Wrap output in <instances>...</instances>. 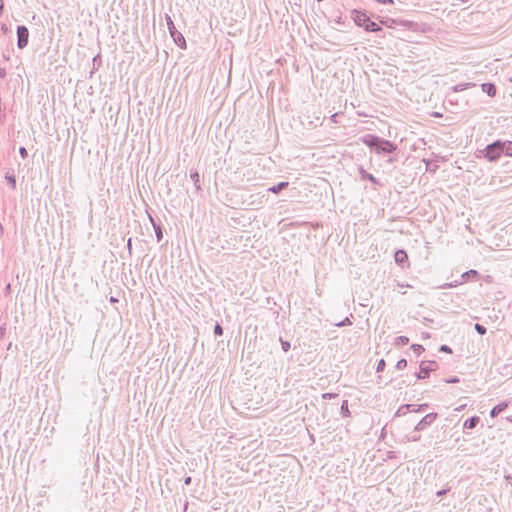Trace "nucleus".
Instances as JSON below:
<instances>
[{
	"label": "nucleus",
	"instance_id": "2eb2a0df",
	"mask_svg": "<svg viewBox=\"0 0 512 512\" xmlns=\"http://www.w3.org/2000/svg\"><path fill=\"white\" fill-rule=\"evenodd\" d=\"M476 84L475 83H472V82H468V83H459V84H456L454 85L451 89L454 93H457V92H461V91H464L470 87H475Z\"/></svg>",
	"mask_w": 512,
	"mask_h": 512
},
{
	"label": "nucleus",
	"instance_id": "f3484780",
	"mask_svg": "<svg viewBox=\"0 0 512 512\" xmlns=\"http://www.w3.org/2000/svg\"><path fill=\"white\" fill-rule=\"evenodd\" d=\"M414 407L413 404H404V405H401L398 410L396 411L395 413V416L397 417H400V416H404L406 415L407 413L411 412V408Z\"/></svg>",
	"mask_w": 512,
	"mask_h": 512
},
{
	"label": "nucleus",
	"instance_id": "49530a36",
	"mask_svg": "<svg viewBox=\"0 0 512 512\" xmlns=\"http://www.w3.org/2000/svg\"><path fill=\"white\" fill-rule=\"evenodd\" d=\"M109 301H110L111 303H117V302H118V299H117L116 297H114V296H111V297H110V299H109Z\"/></svg>",
	"mask_w": 512,
	"mask_h": 512
},
{
	"label": "nucleus",
	"instance_id": "f03ea898",
	"mask_svg": "<svg viewBox=\"0 0 512 512\" xmlns=\"http://www.w3.org/2000/svg\"><path fill=\"white\" fill-rule=\"evenodd\" d=\"M351 18L355 25L362 27L366 32H381L383 30L380 25L370 19L366 11L353 9L351 11Z\"/></svg>",
	"mask_w": 512,
	"mask_h": 512
},
{
	"label": "nucleus",
	"instance_id": "2f4dec72",
	"mask_svg": "<svg viewBox=\"0 0 512 512\" xmlns=\"http://www.w3.org/2000/svg\"><path fill=\"white\" fill-rule=\"evenodd\" d=\"M461 282H458V281H455V282H450V283H445L443 285L440 286L441 289H447V288H452V287H456L458 284H460Z\"/></svg>",
	"mask_w": 512,
	"mask_h": 512
},
{
	"label": "nucleus",
	"instance_id": "603ef678",
	"mask_svg": "<svg viewBox=\"0 0 512 512\" xmlns=\"http://www.w3.org/2000/svg\"><path fill=\"white\" fill-rule=\"evenodd\" d=\"M510 484H512V481H510Z\"/></svg>",
	"mask_w": 512,
	"mask_h": 512
},
{
	"label": "nucleus",
	"instance_id": "4c0bfd02",
	"mask_svg": "<svg viewBox=\"0 0 512 512\" xmlns=\"http://www.w3.org/2000/svg\"><path fill=\"white\" fill-rule=\"evenodd\" d=\"M445 381H446V383H458L459 382V378L458 377H452V378L446 379Z\"/></svg>",
	"mask_w": 512,
	"mask_h": 512
},
{
	"label": "nucleus",
	"instance_id": "a211bd4d",
	"mask_svg": "<svg viewBox=\"0 0 512 512\" xmlns=\"http://www.w3.org/2000/svg\"><path fill=\"white\" fill-rule=\"evenodd\" d=\"M149 217H150V220L152 222V225H153V228H154V231H155V235H156L157 241L159 242L163 238L162 227H161L160 224L155 223V221L153 220V218L151 216H149Z\"/></svg>",
	"mask_w": 512,
	"mask_h": 512
},
{
	"label": "nucleus",
	"instance_id": "20e7f679",
	"mask_svg": "<svg viewBox=\"0 0 512 512\" xmlns=\"http://www.w3.org/2000/svg\"><path fill=\"white\" fill-rule=\"evenodd\" d=\"M165 20H166L169 34L172 37L175 44L182 49L186 48V40H185L184 36L182 35V33L176 29L174 22H173L172 18L170 17V15L166 14Z\"/></svg>",
	"mask_w": 512,
	"mask_h": 512
},
{
	"label": "nucleus",
	"instance_id": "0eeeda50",
	"mask_svg": "<svg viewBox=\"0 0 512 512\" xmlns=\"http://www.w3.org/2000/svg\"><path fill=\"white\" fill-rule=\"evenodd\" d=\"M438 414L437 413H429L426 414L414 427L415 432H419L424 430L427 426L431 425L436 419Z\"/></svg>",
	"mask_w": 512,
	"mask_h": 512
},
{
	"label": "nucleus",
	"instance_id": "3c124183",
	"mask_svg": "<svg viewBox=\"0 0 512 512\" xmlns=\"http://www.w3.org/2000/svg\"><path fill=\"white\" fill-rule=\"evenodd\" d=\"M462 3H467L469 2L470 0H460Z\"/></svg>",
	"mask_w": 512,
	"mask_h": 512
},
{
	"label": "nucleus",
	"instance_id": "37998d69",
	"mask_svg": "<svg viewBox=\"0 0 512 512\" xmlns=\"http://www.w3.org/2000/svg\"><path fill=\"white\" fill-rule=\"evenodd\" d=\"M3 11H4V1L3 0H0V17L2 16L3 14Z\"/></svg>",
	"mask_w": 512,
	"mask_h": 512
},
{
	"label": "nucleus",
	"instance_id": "ea45409f",
	"mask_svg": "<svg viewBox=\"0 0 512 512\" xmlns=\"http://www.w3.org/2000/svg\"><path fill=\"white\" fill-rule=\"evenodd\" d=\"M6 77V69L0 67V78L4 79Z\"/></svg>",
	"mask_w": 512,
	"mask_h": 512
},
{
	"label": "nucleus",
	"instance_id": "72a5a7b5",
	"mask_svg": "<svg viewBox=\"0 0 512 512\" xmlns=\"http://www.w3.org/2000/svg\"><path fill=\"white\" fill-rule=\"evenodd\" d=\"M439 351L444 353H452V349L446 344L441 345L439 347Z\"/></svg>",
	"mask_w": 512,
	"mask_h": 512
},
{
	"label": "nucleus",
	"instance_id": "f704fd0d",
	"mask_svg": "<svg viewBox=\"0 0 512 512\" xmlns=\"http://www.w3.org/2000/svg\"><path fill=\"white\" fill-rule=\"evenodd\" d=\"M19 154L21 155V157L23 159L27 158V156H28V152H27L25 147H20L19 148Z\"/></svg>",
	"mask_w": 512,
	"mask_h": 512
},
{
	"label": "nucleus",
	"instance_id": "864d4df0",
	"mask_svg": "<svg viewBox=\"0 0 512 512\" xmlns=\"http://www.w3.org/2000/svg\"><path fill=\"white\" fill-rule=\"evenodd\" d=\"M510 484H512V481H510Z\"/></svg>",
	"mask_w": 512,
	"mask_h": 512
},
{
	"label": "nucleus",
	"instance_id": "7c9ffc66",
	"mask_svg": "<svg viewBox=\"0 0 512 512\" xmlns=\"http://www.w3.org/2000/svg\"><path fill=\"white\" fill-rule=\"evenodd\" d=\"M214 334L216 336H221L223 334V328L219 323H216L214 326Z\"/></svg>",
	"mask_w": 512,
	"mask_h": 512
},
{
	"label": "nucleus",
	"instance_id": "a19ab883",
	"mask_svg": "<svg viewBox=\"0 0 512 512\" xmlns=\"http://www.w3.org/2000/svg\"><path fill=\"white\" fill-rule=\"evenodd\" d=\"M191 482H192V478L190 476H188L184 479V485H186V486L190 485Z\"/></svg>",
	"mask_w": 512,
	"mask_h": 512
},
{
	"label": "nucleus",
	"instance_id": "79ce46f5",
	"mask_svg": "<svg viewBox=\"0 0 512 512\" xmlns=\"http://www.w3.org/2000/svg\"><path fill=\"white\" fill-rule=\"evenodd\" d=\"M376 1L379 3H382V4H392L393 3V0H376Z\"/></svg>",
	"mask_w": 512,
	"mask_h": 512
},
{
	"label": "nucleus",
	"instance_id": "c9c22d12",
	"mask_svg": "<svg viewBox=\"0 0 512 512\" xmlns=\"http://www.w3.org/2000/svg\"><path fill=\"white\" fill-rule=\"evenodd\" d=\"M337 396H338V394H336V393H324V394H322V398L323 399H332V398H335Z\"/></svg>",
	"mask_w": 512,
	"mask_h": 512
},
{
	"label": "nucleus",
	"instance_id": "9d476101",
	"mask_svg": "<svg viewBox=\"0 0 512 512\" xmlns=\"http://www.w3.org/2000/svg\"><path fill=\"white\" fill-rule=\"evenodd\" d=\"M508 407V403L507 402H501L499 404H497L496 406H494L491 411H490V416L492 418L498 416L502 411H504L506 408Z\"/></svg>",
	"mask_w": 512,
	"mask_h": 512
},
{
	"label": "nucleus",
	"instance_id": "1a4fd4ad",
	"mask_svg": "<svg viewBox=\"0 0 512 512\" xmlns=\"http://www.w3.org/2000/svg\"><path fill=\"white\" fill-rule=\"evenodd\" d=\"M395 262L401 266L404 265L408 261V255L405 250L399 249L395 252L394 255Z\"/></svg>",
	"mask_w": 512,
	"mask_h": 512
},
{
	"label": "nucleus",
	"instance_id": "bb28decb",
	"mask_svg": "<svg viewBox=\"0 0 512 512\" xmlns=\"http://www.w3.org/2000/svg\"><path fill=\"white\" fill-rule=\"evenodd\" d=\"M474 328L479 335L486 334L487 329L483 325L476 323Z\"/></svg>",
	"mask_w": 512,
	"mask_h": 512
},
{
	"label": "nucleus",
	"instance_id": "c756f323",
	"mask_svg": "<svg viewBox=\"0 0 512 512\" xmlns=\"http://www.w3.org/2000/svg\"><path fill=\"white\" fill-rule=\"evenodd\" d=\"M385 366H386V362L384 359H380L377 363V367H376V371L377 372H382L384 371L385 369Z\"/></svg>",
	"mask_w": 512,
	"mask_h": 512
},
{
	"label": "nucleus",
	"instance_id": "58836bf2",
	"mask_svg": "<svg viewBox=\"0 0 512 512\" xmlns=\"http://www.w3.org/2000/svg\"><path fill=\"white\" fill-rule=\"evenodd\" d=\"M449 491V489H442V490H439L436 495L437 497H442L444 496L447 492Z\"/></svg>",
	"mask_w": 512,
	"mask_h": 512
},
{
	"label": "nucleus",
	"instance_id": "c85d7f7f",
	"mask_svg": "<svg viewBox=\"0 0 512 512\" xmlns=\"http://www.w3.org/2000/svg\"><path fill=\"white\" fill-rule=\"evenodd\" d=\"M335 325L337 327H344V326L352 325V322H351V320L348 317H346L342 321L336 323Z\"/></svg>",
	"mask_w": 512,
	"mask_h": 512
},
{
	"label": "nucleus",
	"instance_id": "423d86ee",
	"mask_svg": "<svg viewBox=\"0 0 512 512\" xmlns=\"http://www.w3.org/2000/svg\"><path fill=\"white\" fill-rule=\"evenodd\" d=\"M29 41V30L24 25L17 26V47L23 49Z\"/></svg>",
	"mask_w": 512,
	"mask_h": 512
},
{
	"label": "nucleus",
	"instance_id": "5701e85b",
	"mask_svg": "<svg viewBox=\"0 0 512 512\" xmlns=\"http://www.w3.org/2000/svg\"><path fill=\"white\" fill-rule=\"evenodd\" d=\"M408 343H409V338L407 336H398L394 340V345L397 347L407 345Z\"/></svg>",
	"mask_w": 512,
	"mask_h": 512
},
{
	"label": "nucleus",
	"instance_id": "6e6552de",
	"mask_svg": "<svg viewBox=\"0 0 512 512\" xmlns=\"http://www.w3.org/2000/svg\"><path fill=\"white\" fill-rule=\"evenodd\" d=\"M380 22H381V24L387 26L388 28H393L395 25H401L403 27H410L412 24V22H410L408 20H397V19H392V18L382 19Z\"/></svg>",
	"mask_w": 512,
	"mask_h": 512
},
{
	"label": "nucleus",
	"instance_id": "4468645a",
	"mask_svg": "<svg viewBox=\"0 0 512 512\" xmlns=\"http://www.w3.org/2000/svg\"><path fill=\"white\" fill-rule=\"evenodd\" d=\"M503 155L512 156V141H501V150Z\"/></svg>",
	"mask_w": 512,
	"mask_h": 512
},
{
	"label": "nucleus",
	"instance_id": "393cba45",
	"mask_svg": "<svg viewBox=\"0 0 512 512\" xmlns=\"http://www.w3.org/2000/svg\"><path fill=\"white\" fill-rule=\"evenodd\" d=\"M410 348L417 356H420L421 353L424 352L425 350L424 347L420 344H412Z\"/></svg>",
	"mask_w": 512,
	"mask_h": 512
},
{
	"label": "nucleus",
	"instance_id": "8fccbe9b",
	"mask_svg": "<svg viewBox=\"0 0 512 512\" xmlns=\"http://www.w3.org/2000/svg\"><path fill=\"white\" fill-rule=\"evenodd\" d=\"M336 116H337V114H333V115H332V119H333V120H336Z\"/></svg>",
	"mask_w": 512,
	"mask_h": 512
},
{
	"label": "nucleus",
	"instance_id": "a18cd8bd",
	"mask_svg": "<svg viewBox=\"0 0 512 512\" xmlns=\"http://www.w3.org/2000/svg\"><path fill=\"white\" fill-rule=\"evenodd\" d=\"M131 242H132V240H131V238H129L127 241V248L129 250V252H131Z\"/></svg>",
	"mask_w": 512,
	"mask_h": 512
},
{
	"label": "nucleus",
	"instance_id": "39448f33",
	"mask_svg": "<svg viewBox=\"0 0 512 512\" xmlns=\"http://www.w3.org/2000/svg\"><path fill=\"white\" fill-rule=\"evenodd\" d=\"M438 365L435 361H422L420 364V371L415 373L417 380L426 379L432 371L437 369Z\"/></svg>",
	"mask_w": 512,
	"mask_h": 512
},
{
	"label": "nucleus",
	"instance_id": "c03bdc74",
	"mask_svg": "<svg viewBox=\"0 0 512 512\" xmlns=\"http://www.w3.org/2000/svg\"><path fill=\"white\" fill-rule=\"evenodd\" d=\"M1 31L3 32V34H6L8 32V27L6 26V24L1 25Z\"/></svg>",
	"mask_w": 512,
	"mask_h": 512
},
{
	"label": "nucleus",
	"instance_id": "9b49d317",
	"mask_svg": "<svg viewBox=\"0 0 512 512\" xmlns=\"http://www.w3.org/2000/svg\"><path fill=\"white\" fill-rule=\"evenodd\" d=\"M481 88L482 91L490 97H494L496 95V86L493 83H483Z\"/></svg>",
	"mask_w": 512,
	"mask_h": 512
},
{
	"label": "nucleus",
	"instance_id": "f257e3e1",
	"mask_svg": "<svg viewBox=\"0 0 512 512\" xmlns=\"http://www.w3.org/2000/svg\"><path fill=\"white\" fill-rule=\"evenodd\" d=\"M361 141L378 155L392 154L398 148V146L390 140L381 138L374 134H366L362 136Z\"/></svg>",
	"mask_w": 512,
	"mask_h": 512
},
{
	"label": "nucleus",
	"instance_id": "dca6fc26",
	"mask_svg": "<svg viewBox=\"0 0 512 512\" xmlns=\"http://www.w3.org/2000/svg\"><path fill=\"white\" fill-rule=\"evenodd\" d=\"M288 182H279L277 185H273L267 189L268 192H272L274 194L279 193L283 189H286L288 187Z\"/></svg>",
	"mask_w": 512,
	"mask_h": 512
},
{
	"label": "nucleus",
	"instance_id": "f8f14e48",
	"mask_svg": "<svg viewBox=\"0 0 512 512\" xmlns=\"http://www.w3.org/2000/svg\"><path fill=\"white\" fill-rule=\"evenodd\" d=\"M359 174L361 180H368L376 185L379 184V181L372 174L365 171L362 167L359 169Z\"/></svg>",
	"mask_w": 512,
	"mask_h": 512
},
{
	"label": "nucleus",
	"instance_id": "de8ad7c7",
	"mask_svg": "<svg viewBox=\"0 0 512 512\" xmlns=\"http://www.w3.org/2000/svg\"><path fill=\"white\" fill-rule=\"evenodd\" d=\"M4 59L9 60V55H3Z\"/></svg>",
	"mask_w": 512,
	"mask_h": 512
},
{
	"label": "nucleus",
	"instance_id": "cd10ccee",
	"mask_svg": "<svg viewBox=\"0 0 512 512\" xmlns=\"http://www.w3.org/2000/svg\"><path fill=\"white\" fill-rule=\"evenodd\" d=\"M406 367H407V360L406 359L402 358V359L397 361L396 369L402 370V369H404Z\"/></svg>",
	"mask_w": 512,
	"mask_h": 512
},
{
	"label": "nucleus",
	"instance_id": "b1692460",
	"mask_svg": "<svg viewBox=\"0 0 512 512\" xmlns=\"http://www.w3.org/2000/svg\"><path fill=\"white\" fill-rule=\"evenodd\" d=\"M340 412H341V415L343 417H348L350 416V411H349V408H348V400H344L341 404V408H340Z\"/></svg>",
	"mask_w": 512,
	"mask_h": 512
},
{
	"label": "nucleus",
	"instance_id": "412c9836",
	"mask_svg": "<svg viewBox=\"0 0 512 512\" xmlns=\"http://www.w3.org/2000/svg\"><path fill=\"white\" fill-rule=\"evenodd\" d=\"M190 178L193 181L195 187L197 190H199L200 187V175L197 170H190Z\"/></svg>",
	"mask_w": 512,
	"mask_h": 512
},
{
	"label": "nucleus",
	"instance_id": "7ed1b4c3",
	"mask_svg": "<svg viewBox=\"0 0 512 512\" xmlns=\"http://www.w3.org/2000/svg\"><path fill=\"white\" fill-rule=\"evenodd\" d=\"M501 150V141L497 140L491 144H488L483 150H479L478 153L481 154L484 158H486L490 162L497 161L502 154ZM480 157V155H478Z\"/></svg>",
	"mask_w": 512,
	"mask_h": 512
},
{
	"label": "nucleus",
	"instance_id": "ddd939ff",
	"mask_svg": "<svg viewBox=\"0 0 512 512\" xmlns=\"http://www.w3.org/2000/svg\"><path fill=\"white\" fill-rule=\"evenodd\" d=\"M479 422L480 418L478 416H472L464 422L463 427L465 429H474Z\"/></svg>",
	"mask_w": 512,
	"mask_h": 512
},
{
	"label": "nucleus",
	"instance_id": "e433bc0d",
	"mask_svg": "<svg viewBox=\"0 0 512 512\" xmlns=\"http://www.w3.org/2000/svg\"><path fill=\"white\" fill-rule=\"evenodd\" d=\"M421 439V436L420 435H413L411 438H407L406 441H413V442H417Z\"/></svg>",
	"mask_w": 512,
	"mask_h": 512
},
{
	"label": "nucleus",
	"instance_id": "473e14b6",
	"mask_svg": "<svg viewBox=\"0 0 512 512\" xmlns=\"http://www.w3.org/2000/svg\"><path fill=\"white\" fill-rule=\"evenodd\" d=\"M280 342H281V347H282L283 351L287 352L291 347L290 342L284 341L282 338H280Z\"/></svg>",
	"mask_w": 512,
	"mask_h": 512
},
{
	"label": "nucleus",
	"instance_id": "4be33fe9",
	"mask_svg": "<svg viewBox=\"0 0 512 512\" xmlns=\"http://www.w3.org/2000/svg\"><path fill=\"white\" fill-rule=\"evenodd\" d=\"M423 162L426 164V171L430 173H435L437 171L438 165L436 163H433L428 159H423Z\"/></svg>",
	"mask_w": 512,
	"mask_h": 512
},
{
	"label": "nucleus",
	"instance_id": "a878e982",
	"mask_svg": "<svg viewBox=\"0 0 512 512\" xmlns=\"http://www.w3.org/2000/svg\"><path fill=\"white\" fill-rule=\"evenodd\" d=\"M427 408H428L427 403H423L420 405H414V407L411 408V412H415V413L422 412V411H425Z\"/></svg>",
	"mask_w": 512,
	"mask_h": 512
},
{
	"label": "nucleus",
	"instance_id": "09e8293b",
	"mask_svg": "<svg viewBox=\"0 0 512 512\" xmlns=\"http://www.w3.org/2000/svg\"><path fill=\"white\" fill-rule=\"evenodd\" d=\"M336 116H337V114H333V115H332V119H333V120H336Z\"/></svg>",
	"mask_w": 512,
	"mask_h": 512
},
{
	"label": "nucleus",
	"instance_id": "aec40b11",
	"mask_svg": "<svg viewBox=\"0 0 512 512\" xmlns=\"http://www.w3.org/2000/svg\"><path fill=\"white\" fill-rule=\"evenodd\" d=\"M5 179L12 189L16 188V178L13 171H7Z\"/></svg>",
	"mask_w": 512,
	"mask_h": 512
},
{
	"label": "nucleus",
	"instance_id": "6ab92c4d",
	"mask_svg": "<svg viewBox=\"0 0 512 512\" xmlns=\"http://www.w3.org/2000/svg\"><path fill=\"white\" fill-rule=\"evenodd\" d=\"M477 277H479V273H478V271H476L474 269L466 271L461 275L463 282L469 281L471 278H477Z\"/></svg>",
	"mask_w": 512,
	"mask_h": 512
}]
</instances>
